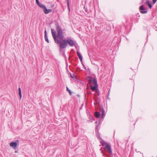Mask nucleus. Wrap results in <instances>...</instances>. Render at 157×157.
Listing matches in <instances>:
<instances>
[{
    "label": "nucleus",
    "mask_w": 157,
    "mask_h": 157,
    "mask_svg": "<svg viewBox=\"0 0 157 157\" xmlns=\"http://www.w3.org/2000/svg\"><path fill=\"white\" fill-rule=\"evenodd\" d=\"M57 34L53 29H51V33L55 43L58 44L60 49L65 48L68 44L71 47L75 45V42L71 38L68 37L67 39H64V33L58 23L56 24Z\"/></svg>",
    "instance_id": "1"
},
{
    "label": "nucleus",
    "mask_w": 157,
    "mask_h": 157,
    "mask_svg": "<svg viewBox=\"0 0 157 157\" xmlns=\"http://www.w3.org/2000/svg\"><path fill=\"white\" fill-rule=\"evenodd\" d=\"M100 142L101 144V145L103 146H105L104 149L110 154H111L112 153V151L110 144L103 140L101 138H100Z\"/></svg>",
    "instance_id": "2"
},
{
    "label": "nucleus",
    "mask_w": 157,
    "mask_h": 157,
    "mask_svg": "<svg viewBox=\"0 0 157 157\" xmlns=\"http://www.w3.org/2000/svg\"><path fill=\"white\" fill-rule=\"evenodd\" d=\"M41 8L42 9L44 13L45 14H48L51 13L52 11V10L51 9H48L44 5L42 6V7Z\"/></svg>",
    "instance_id": "3"
},
{
    "label": "nucleus",
    "mask_w": 157,
    "mask_h": 157,
    "mask_svg": "<svg viewBox=\"0 0 157 157\" xmlns=\"http://www.w3.org/2000/svg\"><path fill=\"white\" fill-rule=\"evenodd\" d=\"M10 145L14 149L16 150L17 149V143L15 142H12L10 144Z\"/></svg>",
    "instance_id": "4"
},
{
    "label": "nucleus",
    "mask_w": 157,
    "mask_h": 157,
    "mask_svg": "<svg viewBox=\"0 0 157 157\" xmlns=\"http://www.w3.org/2000/svg\"><path fill=\"white\" fill-rule=\"evenodd\" d=\"M140 10L141 11L140 12L142 13H146L147 12V11L146 10V9L144 8V6L143 5L140 7Z\"/></svg>",
    "instance_id": "5"
},
{
    "label": "nucleus",
    "mask_w": 157,
    "mask_h": 157,
    "mask_svg": "<svg viewBox=\"0 0 157 157\" xmlns=\"http://www.w3.org/2000/svg\"><path fill=\"white\" fill-rule=\"evenodd\" d=\"M44 38L45 41H47L48 43H49V41L47 36V31L46 30L44 31Z\"/></svg>",
    "instance_id": "6"
},
{
    "label": "nucleus",
    "mask_w": 157,
    "mask_h": 157,
    "mask_svg": "<svg viewBox=\"0 0 157 157\" xmlns=\"http://www.w3.org/2000/svg\"><path fill=\"white\" fill-rule=\"evenodd\" d=\"M36 2L37 5L40 8H41L42 7V6H43L44 5H42L41 3H40L38 0H36Z\"/></svg>",
    "instance_id": "7"
},
{
    "label": "nucleus",
    "mask_w": 157,
    "mask_h": 157,
    "mask_svg": "<svg viewBox=\"0 0 157 157\" xmlns=\"http://www.w3.org/2000/svg\"><path fill=\"white\" fill-rule=\"evenodd\" d=\"M77 54L79 57V59H80L81 61H82V57L80 53L78 52L77 51Z\"/></svg>",
    "instance_id": "8"
},
{
    "label": "nucleus",
    "mask_w": 157,
    "mask_h": 157,
    "mask_svg": "<svg viewBox=\"0 0 157 157\" xmlns=\"http://www.w3.org/2000/svg\"><path fill=\"white\" fill-rule=\"evenodd\" d=\"M87 78L88 79L89 83L90 84H91L92 83L93 81V80L92 78L90 77H88Z\"/></svg>",
    "instance_id": "9"
},
{
    "label": "nucleus",
    "mask_w": 157,
    "mask_h": 157,
    "mask_svg": "<svg viewBox=\"0 0 157 157\" xmlns=\"http://www.w3.org/2000/svg\"><path fill=\"white\" fill-rule=\"evenodd\" d=\"M98 86H91V89L94 91H95L96 89H97Z\"/></svg>",
    "instance_id": "10"
},
{
    "label": "nucleus",
    "mask_w": 157,
    "mask_h": 157,
    "mask_svg": "<svg viewBox=\"0 0 157 157\" xmlns=\"http://www.w3.org/2000/svg\"><path fill=\"white\" fill-rule=\"evenodd\" d=\"M18 92H19V94L20 98V99H21V90L20 87H19L18 88Z\"/></svg>",
    "instance_id": "11"
},
{
    "label": "nucleus",
    "mask_w": 157,
    "mask_h": 157,
    "mask_svg": "<svg viewBox=\"0 0 157 157\" xmlns=\"http://www.w3.org/2000/svg\"><path fill=\"white\" fill-rule=\"evenodd\" d=\"M95 116L97 118H98L100 116V113L98 112H95L94 113Z\"/></svg>",
    "instance_id": "12"
},
{
    "label": "nucleus",
    "mask_w": 157,
    "mask_h": 157,
    "mask_svg": "<svg viewBox=\"0 0 157 157\" xmlns=\"http://www.w3.org/2000/svg\"><path fill=\"white\" fill-rule=\"evenodd\" d=\"M101 115L102 116L101 118H103L105 116V111L103 109H101Z\"/></svg>",
    "instance_id": "13"
},
{
    "label": "nucleus",
    "mask_w": 157,
    "mask_h": 157,
    "mask_svg": "<svg viewBox=\"0 0 157 157\" xmlns=\"http://www.w3.org/2000/svg\"><path fill=\"white\" fill-rule=\"evenodd\" d=\"M93 82L94 83V86H98L97 83V80L96 79L94 78L93 80Z\"/></svg>",
    "instance_id": "14"
},
{
    "label": "nucleus",
    "mask_w": 157,
    "mask_h": 157,
    "mask_svg": "<svg viewBox=\"0 0 157 157\" xmlns=\"http://www.w3.org/2000/svg\"><path fill=\"white\" fill-rule=\"evenodd\" d=\"M67 91L70 94V95H71V94L72 93V92L71 91V90L69 89V88H68V87H67Z\"/></svg>",
    "instance_id": "15"
},
{
    "label": "nucleus",
    "mask_w": 157,
    "mask_h": 157,
    "mask_svg": "<svg viewBox=\"0 0 157 157\" xmlns=\"http://www.w3.org/2000/svg\"><path fill=\"white\" fill-rule=\"evenodd\" d=\"M67 0V6H68L69 10H70V7H69V0Z\"/></svg>",
    "instance_id": "16"
},
{
    "label": "nucleus",
    "mask_w": 157,
    "mask_h": 157,
    "mask_svg": "<svg viewBox=\"0 0 157 157\" xmlns=\"http://www.w3.org/2000/svg\"><path fill=\"white\" fill-rule=\"evenodd\" d=\"M146 4L147 5H148L149 4H150V1L149 0H147L146 2Z\"/></svg>",
    "instance_id": "17"
},
{
    "label": "nucleus",
    "mask_w": 157,
    "mask_h": 157,
    "mask_svg": "<svg viewBox=\"0 0 157 157\" xmlns=\"http://www.w3.org/2000/svg\"><path fill=\"white\" fill-rule=\"evenodd\" d=\"M157 0H152L153 3L155 4Z\"/></svg>",
    "instance_id": "18"
},
{
    "label": "nucleus",
    "mask_w": 157,
    "mask_h": 157,
    "mask_svg": "<svg viewBox=\"0 0 157 157\" xmlns=\"http://www.w3.org/2000/svg\"><path fill=\"white\" fill-rule=\"evenodd\" d=\"M148 6H149V7L150 8V9H151V8H152V6L151 5V4H149L148 5Z\"/></svg>",
    "instance_id": "19"
},
{
    "label": "nucleus",
    "mask_w": 157,
    "mask_h": 157,
    "mask_svg": "<svg viewBox=\"0 0 157 157\" xmlns=\"http://www.w3.org/2000/svg\"><path fill=\"white\" fill-rule=\"evenodd\" d=\"M71 77L72 78H73L75 76L74 75V74H73L72 75H71Z\"/></svg>",
    "instance_id": "20"
},
{
    "label": "nucleus",
    "mask_w": 157,
    "mask_h": 157,
    "mask_svg": "<svg viewBox=\"0 0 157 157\" xmlns=\"http://www.w3.org/2000/svg\"><path fill=\"white\" fill-rule=\"evenodd\" d=\"M85 11L86 12H87V9L85 8Z\"/></svg>",
    "instance_id": "21"
},
{
    "label": "nucleus",
    "mask_w": 157,
    "mask_h": 157,
    "mask_svg": "<svg viewBox=\"0 0 157 157\" xmlns=\"http://www.w3.org/2000/svg\"><path fill=\"white\" fill-rule=\"evenodd\" d=\"M96 128H98V125H96Z\"/></svg>",
    "instance_id": "22"
},
{
    "label": "nucleus",
    "mask_w": 157,
    "mask_h": 157,
    "mask_svg": "<svg viewBox=\"0 0 157 157\" xmlns=\"http://www.w3.org/2000/svg\"><path fill=\"white\" fill-rule=\"evenodd\" d=\"M95 123H97V121H96L95 122Z\"/></svg>",
    "instance_id": "23"
},
{
    "label": "nucleus",
    "mask_w": 157,
    "mask_h": 157,
    "mask_svg": "<svg viewBox=\"0 0 157 157\" xmlns=\"http://www.w3.org/2000/svg\"><path fill=\"white\" fill-rule=\"evenodd\" d=\"M101 152H102V153H103V151H101Z\"/></svg>",
    "instance_id": "24"
}]
</instances>
